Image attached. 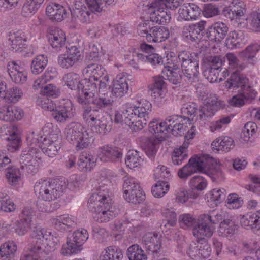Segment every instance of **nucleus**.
<instances>
[{
	"mask_svg": "<svg viewBox=\"0 0 260 260\" xmlns=\"http://www.w3.org/2000/svg\"><path fill=\"white\" fill-rule=\"evenodd\" d=\"M197 172L204 173L214 182H221L224 175L220 165L213 157L207 155H195L191 157L188 163L178 171L179 177L186 179Z\"/></svg>",
	"mask_w": 260,
	"mask_h": 260,
	"instance_id": "1",
	"label": "nucleus"
},
{
	"mask_svg": "<svg viewBox=\"0 0 260 260\" xmlns=\"http://www.w3.org/2000/svg\"><path fill=\"white\" fill-rule=\"evenodd\" d=\"M66 187V182L59 179H41L36 182L34 191L39 199L50 202L59 198Z\"/></svg>",
	"mask_w": 260,
	"mask_h": 260,
	"instance_id": "2",
	"label": "nucleus"
},
{
	"mask_svg": "<svg viewBox=\"0 0 260 260\" xmlns=\"http://www.w3.org/2000/svg\"><path fill=\"white\" fill-rule=\"evenodd\" d=\"M88 8L80 0H75L74 8L71 11L72 19L76 23H88L91 22L92 13L103 11L105 0H85Z\"/></svg>",
	"mask_w": 260,
	"mask_h": 260,
	"instance_id": "3",
	"label": "nucleus"
},
{
	"mask_svg": "<svg viewBox=\"0 0 260 260\" xmlns=\"http://www.w3.org/2000/svg\"><path fill=\"white\" fill-rule=\"evenodd\" d=\"M65 134L67 141L75 144L78 150L87 148L93 141L91 133L78 122L69 123L66 127Z\"/></svg>",
	"mask_w": 260,
	"mask_h": 260,
	"instance_id": "4",
	"label": "nucleus"
},
{
	"mask_svg": "<svg viewBox=\"0 0 260 260\" xmlns=\"http://www.w3.org/2000/svg\"><path fill=\"white\" fill-rule=\"evenodd\" d=\"M79 103L82 106V116L85 121L92 125L95 132L101 135H106L112 129L110 122L106 118L98 119L100 111L98 109H92L82 99H79Z\"/></svg>",
	"mask_w": 260,
	"mask_h": 260,
	"instance_id": "5",
	"label": "nucleus"
},
{
	"mask_svg": "<svg viewBox=\"0 0 260 260\" xmlns=\"http://www.w3.org/2000/svg\"><path fill=\"white\" fill-rule=\"evenodd\" d=\"M199 54L187 51L180 52L178 59L181 62L182 73L186 80L193 83L199 81Z\"/></svg>",
	"mask_w": 260,
	"mask_h": 260,
	"instance_id": "6",
	"label": "nucleus"
},
{
	"mask_svg": "<svg viewBox=\"0 0 260 260\" xmlns=\"http://www.w3.org/2000/svg\"><path fill=\"white\" fill-rule=\"evenodd\" d=\"M149 21L140 24L137 27L139 36L145 37L147 41L158 43L162 42L169 37V31L163 26H153Z\"/></svg>",
	"mask_w": 260,
	"mask_h": 260,
	"instance_id": "7",
	"label": "nucleus"
},
{
	"mask_svg": "<svg viewBox=\"0 0 260 260\" xmlns=\"http://www.w3.org/2000/svg\"><path fill=\"white\" fill-rule=\"evenodd\" d=\"M86 230H77L68 236L66 244L62 246L60 253L63 256H69L77 253L81 249L82 244L88 239Z\"/></svg>",
	"mask_w": 260,
	"mask_h": 260,
	"instance_id": "8",
	"label": "nucleus"
},
{
	"mask_svg": "<svg viewBox=\"0 0 260 260\" xmlns=\"http://www.w3.org/2000/svg\"><path fill=\"white\" fill-rule=\"evenodd\" d=\"M51 112L52 117L56 122L64 123L74 117L76 109L70 100L63 99Z\"/></svg>",
	"mask_w": 260,
	"mask_h": 260,
	"instance_id": "9",
	"label": "nucleus"
},
{
	"mask_svg": "<svg viewBox=\"0 0 260 260\" xmlns=\"http://www.w3.org/2000/svg\"><path fill=\"white\" fill-rule=\"evenodd\" d=\"M29 153L28 151H22L20 157V168L24 172L28 174L34 175L39 169L41 157L36 151Z\"/></svg>",
	"mask_w": 260,
	"mask_h": 260,
	"instance_id": "10",
	"label": "nucleus"
},
{
	"mask_svg": "<svg viewBox=\"0 0 260 260\" xmlns=\"http://www.w3.org/2000/svg\"><path fill=\"white\" fill-rule=\"evenodd\" d=\"M88 208L93 213L94 219L99 222H106L116 216L118 212L113 210L111 204L107 207L104 204L95 205L92 203H88Z\"/></svg>",
	"mask_w": 260,
	"mask_h": 260,
	"instance_id": "11",
	"label": "nucleus"
},
{
	"mask_svg": "<svg viewBox=\"0 0 260 260\" xmlns=\"http://www.w3.org/2000/svg\"><path fill=\"white\" fill-rule=\"evenodd\" d=\"M205 25V21H201L194 24L184 26L182 31L183 38L189 43L199 42L203 37L206 38Z\"/></svg>",
	"mask_w": 260,
	"mask_h": 260,
	"instance_id": "12",
	"label": "nucleus"
},
{
	"mask_svg": "<svg viewBox=\"0 0 260 260\" xmlns=\"http://www.w3.org/2000/svg\"><path fill=\"white\" fill-rule=\"evenodd\" d=\"M64 51L65 53L60 54L58 58V63L62 68L72 67L81 59L82 53L75 46H71Z\"/></svg>",
	"mask_w": 260,
	"mask_h": 260,
	"instance_id": "13",
	"label": "nucleus"
},
{
	"mask_svg": "<svg viewBox=\"0 0 260 260\" xmlns=\"http://www.w3.org/2000/svg\"><path fill=\"white\" fill-rule=\"evenodd\" d=\"M32 240L28 245V254H31L35 257H38L41 260H52L49 256H47L50 253L46 243H44L42 239L37 238L34 235V231L32 233Z\"/></svg>",
	"mask_w": 260,
	"mask_h": 260,
	"instance_id": "14",
	"label": "nucleus"
},
{
	"mask_svg": "<svg viewBox=\"0 0 260 260\" xmlns=\"http://www.w3.org/2000/svg\"><path fill=\"white\" fill-rule=\"evenodd\" d=\"M257 92L248 84L242 89L238 90V94L229 101V104L234 107H241L246 102L251 101L256 98Z\"/></svg>",
	"mask_w": 260,
	"mask_h": 260,
	"instance_id": "15",
	"label": "nucleus"
},
{
	"mask_svg": "<svg viewBox=\"0 0 260 260\" xmlns=\"http://www.w3.org/2000/svg\"><path fill=\"white\" fill-rule=\"evenodd\" d=\"M215 230V227L200 215L197 224L192 229V234L199 241H202L210 238Z\"/></svg>",
	"mask_w": 260,
	"mask_h": 260,
	"instance_id": "16",
	"label": "nucleus"
},
{
	"mask_svg": "<svg viewBox=\"0 0 260 260\" xmlns=\"http://www.w3.org/2000/svg\"><path fill=\"white\" fill-rule=\"evenodd\" d=\"M48 40L52 47L57 51H64L70 46L66 44V37L64 32L60 29L50 28L48 30Z\"/></svg>",
	"mask_w": 260,
	"mask_h": 260,
	"instance_id": "17",
	"label": "nucleus"
},
{
	"mask_svg": "<svg viewBox=\"0 0 260 260\" xmlns=\"http://www.w3.org/2000/svg\"><path fill=\"white\" fill-rule=\"evenodd\" d=\"M162 237L156 233H148L143 237L142 244L149 254L157 255L162 246Z\"/></svg>",
	"mask_w": 260,
	"mask_h": 260,
	"instance_id": "18",
	"label": "nucleus"
},
{
	"mask_svg": "<svg viewBox=\"0 0 260 260\" xmlns=\"http://www.w3.org/2000/svg\"><path fill=\"white\" fill-rule=\"evenodd\" d=\"M79 96L78 97V102L79 99H82L89 106L90 101L89 99L94 96L98 92V84L92 79H85L82 80L78 87Z\"/></svg>",
	"mask_w": 260,
	"mask_h": 260,
	"instance_id": "19",
	"label": "nucleus"
},
{
	"mask_svg": "<svg viewBox=\"0 0 260 260\" xmlns=\"http://www.w3.org/2000/svg\"><path fill=\"white\" fill-rule=\"evenodd\" d=\"M183 117L173 115L167 117L163 121L166 132L171 133L175 136H181L184 134L185 127L182 123Z\"/></svg>",
	"mask_w": 260,
	"mask_h": 260,
	"instance_id": "20",
	"label": "nucleus"
},
{
	"mask_svg": "<svg viewBox=\"0 0 260 260\" xmlns=\"http://www.w3.org/2000/svg\"><path fill=\"white\" fill-rule=\"evenodd\" d=\"M58 134L52 131L43 139L41 149L49 157H52L58 153Z\"/></svg>",
	"mask_w": 260,
	"mask_h": 260,
	"instance_id": "21",
	"label": "nucleus"
},
{
	"mask_svg": "<svg viewBox=\"0 0 260 260\" xmlns=\"http://www.w3.org/2000/svg\"><path fill=\"white\" fill-rule=\"evenodd\" d=\"M228 31L229 28L225 23L217 22L208 28L205 35L206 38L210 41L220 42L227 35Z\"/></svg>",
	"mask_w": 260,
	"mask_h": 260,
	"instance_id": "22",
	"label": "nucleus"
},
{
	"mask_svg": "<svg viewBox=\"0 0 260 260\" xmlns=\"http://www.w3.org/2000/svg\"><path fill=\"white\" fill-rule=\"evenodd\" d=\"M8 72L12 80L16 84H22L27 80V75L23 68L15 61L8 62Z\"/></svg>",
	"mask_w": 260,
	"mask_h": 260,
	"instance_id": "23",
	"label": "nucleus"
},
{
	"mask_svg": "<svg viewBox=\"0 0 260 260\" xmlns=\"http://www.w3.org/2000/svg\"><path fill=\"white\" fill-rule=\"evenodd\" d=\"M98 159L103 162L114 161L119 160L122 156L120 149L116 147L106 145L99 148Z\"/></svg>",
	"mask_w": 260,
	"mask_h": 260,
	"instance_id": "24",
	"label": "nucleus"
},
{
	"mask_svg": "<svg viewBox=\"0 0 260 260\" xmlns=\"http://www.w3.org/2000/svg\"><path fill=\"white\" fill-rule=\"evenodd\" d=\"M128 90V79L123 74L117 75L113 81L111 94L116 98L124 96Z\"/></svg>",
	"mask_w": 260,
	"mask_h": 260,
	"instance_id": "25",
	"label": "nucleus"
},
{
	"mask_svg": "<svg viewBox=\"0 0 260 260\" xmlns=\"http://www.w3.org/2000/svg\"><path fill=\"white\" fill-rule=\"evenodd\" d=\"M34 235L37 238L46 240V245L50 252L55 250L56 246L60 243V237L59 235L56 234L52 235L50 232L44 229L34 230Z\"/></svg>",
	"mask_w": 260,
	"mask_h": 260,
	"instance_id": "26",
	"label": "nucleus"
},
{
	"mask_svg": "<svg viewBox=\"0 0 260 260\" xmlns=\"http://www.w3.org/2000/svg\"><path fill=\"white\" fill-rule=\"evenodd\" d=\"M218 102L215 98L207 99L205 104L201 106L198 110L199 119L201 120H206L207 118L213 116L217 110Z\"/></svg>",
	"mask_w": 260,
	"mask_h": 260,
	"instance_id": "27",
	"label": "nucleus"
},
{
	"mask_svg": "<svg viewBox=\"0 0 260 260\" xmlns=\"http://www.w3.org/2000/svg\"><path fill=\"white\" fill-rule=\"evenodd\" d=\"M201 11L200 8L194 4H183L179 9V18L185 21L195 20L200 15Z\"/></svg>",
	"mask_w": 260,
	"mask_h": 260,
	"instance_id": "28",
	"label": "nucleus"
},
{
	"mask_svg": "<svg viewBox=\"0 0 260 260\" xmlns=\"http://www.w3.org/2000/svg\"><path fill=\"white\" fill-rule=\"evenodd\" d=\"M23 112L20 108L12 106H5L0 108V120L5 121H13L20 120Z\"/></svg>",
	"mask_w": 260,
	"mask_h": 260,
	"instance_id": "29",
	"label": "nucleus"
},
{
	"mask_svg": "<svg viewBox=\"0 0 260 260\" xmlns=\"http://www.w3.org/2000/svg\"><path fill=\"white\" fill-rule=\"evenodd\" d=\"M84 75L90 76L93 78L94 81H98L99 79H108V75L105 69L101 66L96 63L88 64L83 71Z\"/></svg>",
	"mask_w": 260,
	"mask_h": 260,
	"instance_id": "30",
	"label": "nucleus"
},
{
	"mask_svg": "<svg viewBox=\"0 0 260 260\" xmlns=\"http://www.w3.org/2000/svg\"><path fill=\"white\" fill-rule=\"evenodd\" d=\"M248 79L239 72H234L230 78L225 82V86L228 89H242L248 84Z\"/></svg>",
	"mask_w": 260,
	"mask_h": 260,
	"instance_id": "31",
	"label": "nucleus"
},
{
	"mask_svg": "<svg viewBox=\"0 0 260 260\" xmlns=\"http://www.w3.org/2000/svg\"><path fill=\"white\" fill-rule=\"evenodd\" d=\"M240 223L244 228L260 232V211L243 216L240 219Z\"/></svg>",
	"mask_w": 260,
	"mask_h": 260,
	"instance_id": "32",
	"label": "nucleus"
},
{
	"mask_svg": "<svg viewBox=\"0 0 260 260\" xmlns=\"http://www.w3.org/2000/svg\"><path fill=\"white\" fill-rule=\"evenodd\" d=\"M9 41L12 50L15 52H21L26 47V38L20 31L11 34L9 35Z\"/></svg>",
	"mask_w": 260,
	"mask_h": 260,
	"instance_id": "33",
	"label": "nucleus"
},
{
	"mask_svg": "<svg viewBox=\"0 0 260 260\" xmlns=\"http://www.w3.org/2000/svg\"><path fill=\"white\" fill-rule=\"evenodd\" d=\"M46 13L50 20L57 22L62 21L66 16V9L59 4H54L48 6L46 9Z\"/></svg>",
	"mask_w": 260,
	"mask_h": 260,
	"instance_id": "34",
	"label": "nucleus"
},
{
	"mask_svg": "<svg viewBox=\"0 0 260 260\" xmlns=\"http://www.w3.org/2000/svg\"><path fill=\"white\" fill-rule=\"evenodd\" d=\"M110 194L109 189L100 190V188H97L90 197L88 203H92L95 205L102 204L107 207L109 204H111Z\"/></svg>",
	"mask_w": 260,
	"mask_h": 260,
	"instance_id": "35",
	"label": "nucleus"
},
{
	"mask_svg": "<svg viewBox=\"0 0 260 260\" xmlns=\"http://www.w3.org/2000/svg\"><path fill=\"white\" fill-rule=\"evenodd\" d=\"M245 39L244 32L242 30H234L231 31L225 41L228 48L234 49L240 47L241 44H244Z\"/></svg>",
	"mask_w": 260,
	"mask_h": 260,
	"instance_id": "36",
	"label": "nucleus"
},
{
	"mask_svg": "<svg viewBox=\"0 0 260 260\" xmlns=\"http://www.w3.org/2000/svg\"><path fill=\"white\" fill-rule=\"evenodd\" d=\"M43 138L42 136L34 132L30 133L26 138L28 147L24 151H28L29 153H32V151H36L37 154H40L39 148L42 147Z\"/></svg>",
	"mask_w": 260,
	"mask_h": 260,
	"instance_id": "37",
	"label": "nucleus"
},
{
	"mask_svg": "<svg viewBox=\"0 0 260 260\" xmlns=\"http://www.w3.org/2000/svg\"><path fill=\"white\" fill-rule=\"evenodd\" d=\"M245 5L242 2H239L229 7L225 8L222 13L226 18L233 20L243 16L245 13Z\"/></svg>",
	"mask_w": 260,
	"mask_h": 260,
	"instance_id": "38",
	"label": "nucleus"
},
{
	"mask_svg": "<svg viewBox=\"0 0 260 260\" xmlns=\"http://www.w3.org/2000/svg\"><path fill=\"white\" fill-rule=\"evenodd\" d=\"M123 254L122 250L115 246H109L102 252L100 260H122Z\"/></svg>",
	"mask_w": 260,
	"mask_h": 260,
	"instance_id": "39",
	"label": "nucleus"
},
{
	"mask_svg": "<svg viewBox=\"0 0 260 260\" xmlns=\"http://www.w3.org/2000/svg\"><path fill=\"white\" fill-rule=\"evenodd\" d=\"M238 227L234 221L225 218L220 223L218 232L223 237H231L236 233Z\"/></svg>",
	"mask_w": 260,
	"mask_h": 260,
	"instance_id": "40",
	"label": "nucleus"
},
{
	"mask_svg": "<svg viewBox=\"0 0 260 260\" xmlns=\"http://www.w3.org/2000/svg\"><path fill=\"white\" fill-rule=\"evenodd\" d=\"M97 158L87 152H83L80 155L78 164L79 169L85 172L90 171L94 166Z\"/></svg>",
	"mask_w": 260,
	"mask_h": 260,
	"instance_id": "41",
	"label": "nucleus"
},
{
	"mask_svg": "<svg viewBox=\"0 0 260 260\" xmlns=\"http://www.w3.org/2000/svg\"><path fill=\"white\" fill-rule=\"evenodd\" d=\"M189 142H184L179 148L174 149L172 153V161L174 165H180L186 159Z\"/></svg>",
	"mask_w": 260,
	"mask_h": 260,
	"instance_id": "42",
	"label": "nucleus"
},
{
	"mask_svg": "<svg viewBox=\"0 0 260 260\" xmlns=\"http://www.w3.org/2000/svg\"><path fill=\"white\" fill-rule=\"evenodd\" d=\"M17 251V245L13 241L6 242L0 247V256L3 260H10L14 257Z\"/></svg>",
	"mask_w": 260,
	"mask_h": 260,
	"instance_id": "43",
	"label": "nucleus"
},
{
	"mask_svg": "<svg viewBox=\"0 0 260 260\" xmlns=\"http://www.w3.org/2000/svg\"><path fill=\"white\" fill-rule=\"evenodd\" d=\"M200 215L211 225L215 227V229H216V224H220L225 219L224 213L215 210L210 211L208 214H203Z\"/></svg>",
	"mask_w": 260,
	"mask_h": 260,
	"instance_id": "44",
	"label": "nucleus"
},
{
	"mask_svg": "<svg viewBox=\"0 0 260 260\" xmlns=\"http://www.w3.org/2000/svg\"><path fill=\"white\" fill-rule=\"evenodd\" d=\"M213 148L216 147V149L222 150L224 152H229L233 149L235 146L234 140L230 137H224L223 138H219L216 139L212 143Z\"/></svg>",
	"mask_w": 260,
	"mask_h": 260,
	"instance_id": "45",
	"label": "nucleus"
},
{
	"mask_svg": "<svg viewBox=\"0 0 260 260\" xmlns=\"http://www.w3.org/2000/svg\"><path fill=\"white\" fill-rule=\"evenodd\" d=\"M48 63L47 57L44 55L37 56L31 61V71L35 75L42 73Z\"/></svg>",
	"mask_w": 260,
	"mask_h": 260,
	"instance_id": "46",
	"label": "nucleus"
},
{
	"mask_svg": "<svg viewBox=\"0 0 260 260\" xmlns=\"http://www.w3.org/2000/svg\"><path fill=\"white\" fill-rule=\"evenodd\" d=\"M127 256L129 260H147V256L144 250L137 244H134L127 250Z\"/></svg>",
	"mask_w": 260,
	"mask_h": 260,
	"instance_id": "47",
	"label": "nucleus"
},
{
	"mask_svg": "<svg viewBox=\"0 0 260 260\" xmlns=\"http://www.w3.org/2000/svg\"><path fill=\"white\" fill-rule=\"evenodd\" d=\"M62 80L69 89L78 90V87L81 83L79 74L74 72L68 73L63 76Z\"/></svg>",
	"mask_w": 260,
	"mask_h": 260,
	"instance_id": "48",
	"label": "nucleus"
},
{
	"mask_svg": "<svg viewBox=\"0 0 260 260\" xmlns=\"http://www.w3.org/2000/svg\"><path fill=\"white\" fill-rule=\"evenodd\" d=\"M142 161L143 160L138 151L132 150L128 152L125 159V164L130 169L138 167Z\"/></svg>",
	"mask_w": 260,
	"mask_h": 260,
	"instance_id": "49",
	"label": "nucleus"
},
{
	"mask_svg": "<svg viewBox=\"0 0 260 260\" xmlns=\"http://www.w3.org/2000/svg\"><path fill=\"white\" fill-rule=\"evenodd\" d=\"M16 209V206L10 200L8 194L4 192H0V210L6 212H13Z\"/></svg>",
	"mask_w": 260,
	"mask_h": 260,
	"instance_id": "50",
	"label": "nucleus"
},
{
	"mask_svg": "<svg viewBox=\"0 0 260 260\" xmlns=\"http://www.w3.org/2000/svg\"><path fill=\"white\" fill-rule=\"evenodd\" d=\"M169 187L166 180H159L152 187L151 192L155 197L161 198L168 192Z\"/></svg>",
	"mask_w": 260,
	"mask_h": 260,
	"instance_id": "51",
	"label": "nucleus"
},
{
	"mask_svg": "<svg viewBox=\"0 0 260 260\" xmlns=\"http://www.w3.org/2000/svg\"><path fill=\"white\" fill-rule=\"evenodd\" d=\"M6 177L7 181L11 185H15L20 179V174L19 169L9 166L7 168Z\"/></svg>",
	"mask_w": 260,
	"mask_h": 260,
	"instance_id": "52",
	"label": "nucleus"
},
{
	"mask_svg": "<svg viewBox=\"0 0 260 260\" xmlns=\"http://www.w3.org/2000/svg\"><path fill=\"white\" fill-rule=\"evenodd\" d=\"M259 50L260 45L257 43L250 44L240 52V55L244 60L252 59Z\"/></svg>",
	"mask_w": 260,
	"mask_h": 260,
	"instance_id": "53",
	"label": "nucleus"
},
{
	"mask_svg": "<svg viewBox=\"0 0 260 260\" xmlns=\"http://www.w3.org/2000/svg\"><path fill=\"white\" fill-rule=\"evenodd\" d=\"M226 57L229 62V68L235 69L234 72H240L243 70L246 67L244 63L240 61L237 57L233 53H228Z\"/></svg>",
	"mask_w": 260,
	"mask_h": 260,
	"instance_id": "54",
	"label": "nucleus"
},
{
	"mask_svg": "<svg viewBox=\"0 0 260 260\" xmlns=\"http://www.w3.org/2000/svg\"><path fill=\"white\" fill-rule=\"evenodd\" d=\"M55 75L56 71L54 69H47L43 76L35 80L34 84V88L38 89L41 86L44 85L47 81L53 79Z\"/></svg>",
	"mask_w": 260,
	"mask_h": 260,
	"instance_id": "55",
	"label": "nucleus"
},
{
	"mask_svg": "<svg viewBox=\"0 0 260 260\" xmlns=\"http://www.w3.org/2000/svg\"><path fill=\"white\" fill-rule=\"evenodd\" d=\"M124 197L128 202L136 204L141 203L145 199V194L142 189H140L124 194Z\"/></svg>",
	"mask_w": 260,
	"mask_h": 260,
	"instance_id": "56",
	"label": "nucleus"
},
{
	"mask_svg": "<svg viewBox=\"0 0 260 260\" xmlns=\"http://www.w3.org/2000/svg\"><path fill=\"white\" fill-rule=\"evenodd\" d=\"M143 149L151 159L154 157L158 150L156 142L153 139H146L143 145Z\"/></svg>",
	"mask_w": 260,
	"mask_h": 260,
	"instance_id": "57",
	"label": "nucleus"
},
{
	"mask_svg": "<svg viewBox=\"0 0 260 260\" xmlns=\"http://www.w3.org/2000/svg\"><path fill=\"white\" fill-rule=\"evenodd\" d=\"M134 108L137 110L136 112L140 114V116L149 118L148 115L151 111L152 105L148 101L142 99L139 101V105L134 106Z\"/></svg>",
	"mask_w": 260,
	"mask_h": 260,
	"instance_id": "58",
	"label": "nucleus"
},
{
	"mask_svg": "<svg viewBox=\"0 0 260 260\" xmlns=\"http://www.w3.org/2000/svg\"><path fill=\"white\" fill-rule=\"evenodd\" d=\"M113 101L109 98H106L105 96H101L93 99L90 104L92 103L95 107H92V109H98L100 111V114L102 113V109L108 106H112Z\"/></svg>",
	"mask_w": 260,
	"mask_h": 260,
	"instance_id": "59",
	"label": "nucleus"
},
{
	"mask_svg": "<svg viewBox=\"0 0 260 260\" xmlns=\"http://www.w3.org/2000/svg\"><path fill=\"white\" fill-rule=\"evenodd\" d=\"M257 128L256 124L253 122H247L242 132L241 137L245 141H248L251 137L256 133Z\"/></svg>",
	"mask_w": 260,
	"mask_h": 260,
	"instance_id": "60",
	"label": "nucleus"
},
{
	"mask_svg": "<svg viewBox=\"0 0 260 260\" xmlns=\"http://www.w3.org/2000/svg\"><path fill=\"white\" fill-rule=\"evenodd\" d=\"M248 177L252 183L245 185V188L258 194L260 192V177L257 175L250 174Z\"/></svg>",
	"mask_w": 260,
	"mask_h": 260,
	"instance_id": "61",
	"label": "nucleus"
},
{
	"mask_svg": "<svg viewBox=\"0 0 260 260\" xmlns=\"http://www.w3.org/2000/svg\"><path fill=\"white\" fill-rule=\"evenodd\" d=\"M22 95V90L17 87H13L7 90L4 99L8 102L15 103L17 102Z\"/></svg>",
	"mask_w": 260,
	"mask_h": 260,
	"instance_id": "62",
	"label": "nucleus"
},
{
	"mask_svg": "<svg viewBox=\"0 0 260 260\" xmlns=\"http://www.w3.org/2000/svg\"><path fill=\"white\" fill-rule=\"evenodd\" d=\"M44 0H26L23 7V12L25 13H35L39 9Z\"/></svg>",
	"mask_w": 260,
	"mask_h": 260,
	"instance_id": "63",
	"label": "nucleus"
},
{
	"mask_svg": "<svg viewBox=\"0 0 260 260\" xmlns=\"http://www.w3.org/2000/svg\"><path fill=\"white\" fill-rule=\"evenodd\" d=\"M249 28L253 31L260 32V13L253 12L249 18Z\"/></svg>",
	"mask_w": 260,
	"mask_h": 260,
	"instance_id": "64",
	"label": "nucleus"
}]
</instances>
